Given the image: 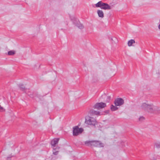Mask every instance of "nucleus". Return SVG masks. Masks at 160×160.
<instances>
[{
    "mask_svg": "<svg viewBox=\"0 0 160 160\" xmlns=\"http://www.w3.org/2000/svg\"><path fill=\"white\" fill-rule=\"evenodd\" d=\"M157 108L156 106H153L152 104H147L146 103H142L141 106V109L142 110L151 113L153 112V109H155Z\"/></svg>",
    "mask_w": 160,
    "mask_h": 160,
    "instance_id": "obj_1",
    "label": "nucleus"
},
{
    "mask_svg": "<svg viewBox=\"0 0 160 160\" xmlns=\"http://www.w3.org/2000/svg\"><path fill=\"white\" fill-rule=\"evenodd\" d=\"M95 5L96 7L100 8L104 10H110L112 9L111 7L108 3L103 2L102 1L98 2Z\"/></svg>",
    "mask_w": 160,
    "mask_h": 160,
    "instance_id": "obj_2",
    "label": "nucleus"
},
{
    "mask_svg": "<svg viewBox=\"0 0 160 160\" xmlns=\"http://www.w3.org/2000/svg\"><path fill=\"white\" fill-rule=\"evenodd\" d=\"M85 122L86 124L95 126L97 124L96 119L93 118L88 116L85 118Z\"/></svg>",
    "mask_w": 160,
    "mask_h": 160,
    "instance_id": "obj_3",
    "label": "nucleus"
},
{
    "mask_svg": "<svg viewBox=\"0 0 160 160\" xmlns=\"http://www.w3.org/2000/svg\"><path fill=\"white\" fill-rule=\"evenodd\" d=\"M71 20L73 22L75 26L78 27L80 29L83 28L84 26L82 24L80 23L78 19L74 16L70 17Z\"/></svg>",
    "mask_w": 160,
    "mask_h": 160,
    "instance_id": "obj_4",
    "label": "nucleus"
},
{
    "mask_svg": "<svg viewBox=\"0 0 160 160\" xmlns=\"http://www.w3.org/2000/svg\"><path fill=\"white\" fill-rule=\"evenodd\" d=\"M83 131V129L82 128H79L78 126H76L73 128V135L74 136H77L82 133Z\"/></svg>",
    "mask_w": 160,
    "mask_h": 160,
    "instance_id": "obj_5",
    "label": "nucleus"
},
{
    "mask_svg": "<svg viewBox=\"0 0 160 160\" xmlns=\"http://www.w3.org/2000/svg\"><path fill=\"white\" fill-rule=\"evenodd\" d=\"M106 107V104L105 103L101 102L99 103H97L93 107V108L95 109H99L104 108Z\"/></svg>",
    "mask_w": 160,
    "mask_h": 160,
    "instance_id": "obj_6",
    "label": "nucleus"
},
{
    "mask_svg": "<svg viewBox=\"0 0 160 160\" xmlns=\"http://www.w3.org/2000/svg\"><path fill=\"white\" fill-rule=\"evenodd\" d=\"M92 147H103L104 144L100 141L92 140Z\"/></svg>",
    "mask_w": 160,
    "mask_h": 160,
    "instance_id": "obj_7",
    "label": "nucleus"
},
{
    "mask_svg": "<svg viewBox=\"0 0 160 160\" xmlns=\"http://www.w3.org/2000/svg\"><path fill=\"white\" fill-rule=\"evenodd\" d=\"M114 104L116 106H121L124 103V100L121 98H117L115 99Z\"/></svg>",
    "mask_w": 160,
    "mask_h": 160,
    "instance_id": "obj_8",
    "label": "nucleus"
},
{
    "mask_svg": "<svg viewBox=\"0 0 160 160\" xmlns=\"http://www.w3.org/2000/svg\"><path fill=\"white\" fill-rule=\"evenodd\" d=\"M59 139V138H54L51 141V144L53 148L55 147L56 144L58 143Z\"/></svg>",
    "mask_w": 160,
    "mask_h": 160,
    "instance_id": "obj_9",
    "label": "nucleus"
},
{
    "mask_svg": "<svg viewBox=\"0 0 160 160\" xmlns=\"http://www.w3.org/2000/svg\"><path fill=\"white\" fill-rule=\"evenodd\" d=\"M89 113L91 115H100L99 112L96 111L93 109L91 110Z\"/></svg>",
    "mask_w": 160,
    "mask_h": 160,
    "instance_id": "obj_10",
    "label": "nucleus"
},
{
    "mask_svg": "<svg viewBox=\"0 0 160 160\" xmlns=\"http://www.w3.org/2000/svg\"><path fill=\"white\" fill-rule=\"evenodd\" d=\"M97 13L99 17L103 18L104 17V13L102 10H97Z\"/></svg>",
    "mask_w": 160,
    "mask_h": 160,
    "instance_id": "obj_11",
    "label": "nucleus"
},
{
    "mask_svg": "<svg viewBox=\"0 0 160 160\" xmlns=\"http://www.w3.org/2000/svg\"><path fill=\"white\" fill-rule=\"evenodd\" d=\"M92 140L87 141L84 142L85 145L88 146L92 147Z\"/></svg>",
    "mask_w": 160,
    "mask_h": 160,
    "instance_id": "obj_12",
    "label": "nucleus"
},
{
    "mask_svg": "<svg viewBox=\"0 0 160 160\" xmlns=\"http://www.w3.org/2000/svg\"><path fill=\"white\" fill-rule=\"evenodd\" d=\"M18 86L19 88L22 91H25L27 89L22 84H20L18 85Z\"/></svg>",
    "mask_w": 160,
    "mask_h": 160,
    "instance_id": "obj_13",
    "label": "nucleus"
},
{
    "mask_svg": "<svg viewBox=\"0 0 160 160\" xmlns=\"http://www.w3.org/2000/svg\"><path fill=\"white\" fill-rule=\"evenodd\" d=\"M118 108L115 106H114L113 105H111L110 107V109L112 111H116L118 110Z\"/></svg>",
    "mask_w": 160,
    "mask_h": 160,
    "instance_id": "obj_14",
    "label": "nucleus"
},
{
    "mask_svg": "<svg viewBox=\"0 0 160 160\" xmlns=\"http://www.w3.org/2000/svg\"><path fill=\"white\" fill-rule=\"evenodd\" d=\"M135 42L134 40L133 39H131L129 40L128 42V45L129 46H132V44Z\"/></svg>",
    "mask_w": 160,
    "mask_h": 160,
    "instance_id": "obj_15",
    "label": "nucleus"
},
{
    "mask_svg": "<svg viewBox=\"0 0 160 160\" xmlns=\"http://www.w3.org/2000/svg\"><path fill=\"white\" fill-rule=\"evenodd\" d=\"M103 96H105L106 98V100L105 102H110L111 99V97L109 96H106V95H104Z\"/></svg>",
    "mask_w": 160,
    "mask_h": 160,
    "instance_id": "obj_16",
    "label": "nucleus"
},
{
    "mask_svg": "<svg viewBox=\"0 0 160 160\" xmlns=\"http://www.w3.org/2000/svg\"><path fill=\"white\" fill-rule=\"evenodd\" d=\"M15 54V52L14 51L11 50L8 52V54L9 55H13Z\"/></svg>",
    "mask_w": 160,
    "mask_h": 160,
    "instance_id": "obj_17",
    "label": "nucleus"
},
{
    "mask_svg": "<svg viewBox=\"0 0 160 160\" xmlns=\"http://www.w3.org/2000/svg\"><path fill=\"white\" fill-rule=\"evenodd\" d=\"M50 158H51V160H55L57 158V157L56 156L52 155L50 157Z\"/></svg>",
    "mask_w": 160,
    "mask_h": 160,
    "instance_id": "obj_18",
    "label": "nucleus"
},
{
    "mask_svg": "<svg viewBox=\"0 0 160 160\" xmlns=\"http://www.w3.org/2000/svg\"><path fill=\"white\" fill-rule=\"evenodd\" d=\"M156 107L157 108L155 109H153V112H154L155 111H156L158 113H160V109H159L157 107Z\"/></svg>",
    "mask_w": 160,
    "mask_h": 160,
    "instance_id": "obj_19",
    "label": "nucleus"
},
{
    "mask_svg": "<svg viewBox=\"0 0 160 160\" xmlns=\"http://www.w3.org/2000/svg\"><path fill=\"white\" fill-rule=\"evenodd\" d=\"M156 147L158 148H160V142L155 144Z\"/></svg>",
    "mask_w": 160,
    "mask_h": 160,
    "instance_id": "obj_20",
    "label": "nucleus"
},
{
    "mask_svg": "<svg viewBox=\"0 0 160 160\" xmlns=\"http://www.w3.org/2000/svg\"><path fill=\"white\" fill-rule=\"evenodd\" d=\"M53 155H57L58 154L59 151H55L54 150L52 151Z\"/></svg>",
    "mask_w": 160,
    "mask_h": 160,
    "instance_id": "obj_21",
    "label": "nucleus"
},
{
    "mask_svg": "<svg viewBox=\"0 0 160 160\" xmlns=\"http://www.w3.org/2000/svg\"><path fill=\"white\" fill-rule=\"evenodd\" d=\"M60 148L59 147H57L56 148H54L53 150H54L55 151H59V149Z\"/></svg>",
    "mask_w": 160,
    "mask_h": 160,
    "instance_id": "obj_22",
    "label": "nucleus"
},
{
    "mask_svg": "<svg viewBox=\"0 0 160 160\" xmlns=\"http://www.w3.org/2000/svg\"><path fill=\"white\" fill-rule=\"evenodd\" d=\"M144 119V118L143 117H141L139 118V120L140 121H142Z\"/></svg>",
    "mask_w": 160,
    "mask_h": 160,
    "instance_id": "obj_23",
    "label": "nucleus"
},
{
    "mask_svg": "<svg viewBox=\"0 0 160 160\" xmlns=\"http://www.w3.org/2000/svg\"><path fill=\"white\" fill-rule=\"evenodd\" d=\"M3 108L2 107H1L0 105V111H3Z\"/></svg>",
    "mask_w": 160,
    "mask_h": 160,
    "instance_id": "obj_24",
    "label": "nucleus"
},
{
    "mask_svg": "<svg viewBox=\"0 0 160 160\" xmlns=\"http://www.w3.org/2000/svg\"><path fill=\"white\" fill-rule=\"evenodd\" d=\"M11 157H7L8 160H10Z\"/></svg>",
    "mask_w": 160,
    "mask_h": 160,
    "instance_id": "obj_25",
    "label": "nucleus"
}]
</instances>
